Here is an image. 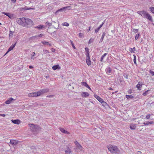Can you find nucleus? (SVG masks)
<instances>
[{
    "instance_id": "29",
    "label": "nucleus",
    "mask_w": 154,
    "mask_h": 154,
    "mask_svg": "<svg viewBox=\"0 0 154 154\" xmlns=\"http://www.w3.org/2000/svg\"><path fill=\"white\" fill-rule=\"evenodd\" d=\"M105 36V33L103 32V35L102 36V37H101V38L100 39V42H102V41L103 40V38Z\"/></svg>"
},
{
    "instance_id": "31",
    "label": "nucleus",
    "mask_w": 154,
    "mask_h": 154,
    "mask_svg": "<svg viewBox=\"0 0 154 154\" xmlns=\"http://www.w3.org/2000/svg\"><path fill=\"white\" fill-rule=\"evenodd\" d=\"M133 56H134V60H133L134 62V64L135 65H137V63H136V55L134 54V55H133Z\"/></svg>"
},
{
    "instance_id": "47",
    "label": "nucleus",
    "mask_w": 154,
    "mask_h": 154,
    "mask_svg": "<svg viewBox=\"0 0 154 154\" xmlns=\"http://www.w3.org/2000/svg\"><path fill=\"white\" fill-rule=\"evenodd\" d=\"M51 51L52 52H54L55 51V49L53 48H52L51 49Z\"/></svg>"
},
{
    "instance_id": "13",
    "label": "nucleus",
    "mask_w": 154,
    "mask_h": 154,
    "mask_svg": "<svg viewBox=\"0 0 154 154\" xmlns=\"http://www.w3.org/2000/svg\"><path fill=\"white\" fill-rule=\"evenodd\" d=\"M18 143V141L14 140H11L10 141V143L12 144L16 145Z\"/></svg>"
},
{
    "instance_id": "6",
    "label": "nucleus",
    "mask_w": 154,
    "mask_h": 154,
    "mask_svg": "<svg viewBox=\"0 0 154 154\" xmlns=\"http://www.w3.org/2000/svg\"><path fill=\"white\" fill-rule=\"evenodd\" d=\"M40 96V94L39 92L37 91L35 92L30 93L28 94L29 97H37Z\"/></svg>"
},
{
    "instance_id": "60",
    "label": "nucleus",
    "mask_w": 154,
    "mask_h": 154,
    "mask_svg": "<svg viewBox=\"0 0 154 154\" xmlns=\"http://www.w3.org/2000/svg\"><path fill=\"white\" fill-rule=\"evenodd\" d=\"M117 92V91H116V92H113L112 93L113 94H114V93H116V92Z\"/></svg>"
},
{
    "instance_id": "32",
    "label": "nucleus",
    "mask_w": 154,
    "mask_h": 154,
    "mask_svg": "<svg viewBox=\"0 0 154 154\" xmlns=\"http://www.w3.org/2000/svg\"><path fill=\"white\" fill-rule=\"evenodd\" d=\"M129 51L131 52H134L135 51V47H134L133 48H130Z\"/></svg>"
},
{
    "instance_id": "30",
    "label": "nucleus",
    "mask_w": 154,
    "mask_h": 154,
    "mask_svg": "<svg viewBox=\"0 0 154 154\" xmlns=\"http://www.w3.org/2000/svg\"><path fill=\"white\" fill-rule=\"evenodd\" d=\"M140 36V33L136 34L135 36V40H136L137 39H138Z\"/></svg>"
},
{
    "instance_id": "16",
    "label": "nucleus",
    "mask_w": 154,
    "mask_h": 154,
    "mask_svg": "<svg viewBox=\"0 0 154 154\" xmlns=\"http://www.w3.org/2000/svg\"><path fill=\"white\" fill-rule=\"evenodd\" d=\"M81 84L82 86L86 87L91 90V88L86 82H82Z\"/></svg>"
},
{
    "instance_id": "17",
    "label": "nucleus",
    "mask_w": 154,
    "mask_h": 154,
    "mask_svg": "<svg viewBox=\"0 0 154 154\" xmlns=\"http://www.w3.org/2000/svg\"><path fill=\"white\" fill-rule=\"evenodd\" d=\"M15 44L14 45H12L8 49V51H7V52H6V54H7L10 51H11V50H12L13 48H14L15 47Z\"/></svg>"
},
{
    "instance_id": "2",
    "label": "nucleus",
    "mask_w": 154,
    "mask_h": 154,
    "mask_svg": "<svg viewBox=\"0 0 154 154\" xmlns=\"http://www.w3.org/2000/svg\"><path fill=\"white\" fill-rule=\"evenodd\" d=\"M137 13L141 15L143 17L148 19L151 21H152V17L150 14L144 10L139 11Z\"/></svg>"
},
{
    "instance_id": "61",
    "label": "nucleus",
    "mask_w": 154,
    "mask_h": 154,
    "mask_svg": "<svg viewBox=\"0 0 154 154\" xmlns=\"http://www.w3.org/2000/svg\"><path fill=\"white\" fill-rule=\"evenodd\" d=\"M51 96H52V95H51H51H50V96H47V97H51Z\"/></svg>"
},
{
    "instance_id": "9",
    "label": "nucleus",
    "mask_w": 154,
    "mask_h": 154,
    "mask_svg": "<svg viewBox=\"0 0 154 154\" xmlns=\"http://www.w3.org/2000/svg\"><path fill=\"white\" fill-rule=\"evenodd\" d=\"M66 8H68V9L69 10H71V8L70 6H67V7H63V8H62L60 9H58V10H57V11H56V12H57L59 11H62L63 10H64L65 9H66Z\"/></svg>"
},
{
    "instance_id": "50",
    "label": "nucleus",
    "mask_w": 154,
    "mask_h": 154,
    "mask_svg": "<svg viewBox=\"0 0 154 154\" xmlns=\"http://www.w3.org/2000/svg\"><path fill=\"white\" fill-rule=\"evenodd\" d=\"M11 1L14 3L16 2V0H11Z\"/></svg>"
},
{
    "instance_id": "22",
    "label": "nucleus",
    "mask_w": 154,
    "mask_h": 154,
    "mask_svg": "<svg viewBox=\"0 0 154 154\" xmlns=\"http://www.w3.org/2000/svg\"><path fill=\"white\" fill-rule=\"evenodd\" d=\"M130 128L131 130H134L136 128V125L135 124L131 125L130 126Z\"/></svg>"
},
{
    "instance_id": "45",
    "label": "nucleus",
    "mask_w": 154,
    "mask_h": 154,
    "mask_svg": "<svg viewBox=\"0 0 154 154\" xmlns=\"http://www.w3.org/2000/svg\"><path fill=\"white\" fill-rule=\"evenodd\" d=\"M43 36V35L42 34H40L38 35H36L35 36H34V37H42Z\"/></svg>"
},
{
    "instance_id": "46",
    "label": "nucleus",
    "mask_w": 154,
    "mask_h": 154,
    "mask_svg": "<svg viewBox=\"0 0 154 154\" xmlns=\"http://www.w3.org/2000/svg\"><path fill=\"white\" fill-rule=\"evenodd\" d=\"M13 34V32L10 31L9 36H10L11 35L12 36Z\"/></svg>"
},
{
    "instance_id": "48",
    "label": "nucleus",
    "mask_w": 154,
    "mask_h": 154,
    "mask_svg": "<svg viewBox=\"0 0 154 154\" xmlns=\"http://www.w3.org/2000/svg\"><path fill=\"white\" fill-rule=\"evenodd\" d=\"M44 51L45 53H49L48 51L47 50H44Z\"/></svg>"
},
{
    "instance_id": "34",
    "label": "nucleus",
    "mask_w": 154,
    "mask_h": 154,
    "mask_svg": "<svg viewBox=\"0 0 154 154\" xmlns=\"http://www.w3.org/2000/svg\"><path fill=\"white\" fill-rule=\"evenodd\" d=\"M107 54V53H105L103 54V55L101 57L100 61H103V58Z\"/></svg>"
},
{
    "instance_id": "39",
    "label": "nucleus",
    "mask_w": 154,
    "mask_h": 154,
    "mask_svg": "<svg viewBox=\"0 0 154 154\" xmlns=\"http://www.w3.org/2000/svg\"><path fill=\"white\" fill-rule=\"evenodd\" d=\"M149 73L150 74L154 76V72L152 70H150L149 71Z\"/></svg>"
},
{
    "instance_id": "57",
    "label": "nucleus",
    "mask_w": 154,
    "mask_h": 154,
    "mask_svg": "<svg viewBox=\"0 0 154 154\" xmlns=\"http://www.w3.org/2000/svg\"><path fill=\"white\" fill-rule=\"evenodd\" d=\"M109 90H112V89L111 88H109Z\"/></svg>"
},
{
    "instance_id": "20",
    "label": "nucleus",
    "mask_w": 154,
    "mask_h": 154,
    "mask_svg": "<svg viewBox=\"0 0 154 154\" xmlns=\"http://www.w3.org/2000/svg\"><path fill=\"white\" fill-rule=\"evenodd\" d=\"M86 56H89V49L88 48H85Z\"/></svg>"
},
{
    "instance_id": "38",
    "label": "nucleus",
    "mask_w": 154,
    "mask_h": 154,
    "mask_svg": "<svg viewBox=\"0 0 154 154\" xmlns=\"http://www.w3.org/2000/svg\"><path fill=\"white\" fill-rule=\"evenodd\" d=\"M133 32H134L135 33H136L138 31V29H134L133 30V31H132Z\"/></svg>"
},
{
    "instance_id": "51",
    "label": "nucleus",
    "mask_w": 154,
    "mask_h": 154,
    "mask_svg": "<svg viewBox=\"0 0 154 154\" xmlns=\"http://www.w3.org/2000/svg\"><path fill=\"white\" fill-rule=\"evenodd\" d=\"M29 69H32L33 68V67L32 66H29Z\"/></svg>"
},
{
    "instance_id": "36",
    "label": "nucleus",
    "mask_w": 154,
    "mask_h": 154,
    "mask_svg": "<svg viewBox=\"0 0 154 154\" xmlns=\"http://www.w3.org/2000/svg\"><path fill=\"white\" fill-rule=\"evenodd\" d=\"M149 91V90H148L147 91H146L145 92H143V96H146L148 94V92Z\"/></svg>"
},
{
    "instance_id": "24",
    "label": "nucleus",
    "mask_w": 154,
    "mask_h": 154,
    "mask_svg": "<svg viewBox=\"0 0 154 154\" xmlns=\"http://www.w3.org/2000/svg\"><path fill=\"white\" fill-rule=\"evenodd\" d=\"M42 43L44 45H49L50 46H51V45L48 42L46 41H42Z\"/></svg>"
},
{
    "instance_id": "19",
    "label": "nucleus",
    "mask_w": 154,
    "mask_h": 154,
    "mask_svg": "<svg viewBox=\"0 0 154 154\" xmlns=\"http://www.w3.org/2000/svg\"><path fill=\"white\" fill-rule=\"evenodd\" d=\"M112 69L109 67H107L105 69V71L107 74H109L111 72Z\"/></svg>"
},
{
    "instance_id": "27",
    "label": "nucleus",
    "mask_w": 154,
    "mask_h": 154,
    "mask_svg": "<svg viewBox=\"0 0 154 154\" xmlns=\"http://www.w3.org/2000/svg\"><path fill=\"white\" fill-rule=\"evenodd\" d=\"M44 26L43 25H39L38 26H36L35 27V28H37L38 29H42L43 28H44Z\"/></svg>"
},
{
    "instance_id": "64",
    "label": "nucleus",
    "mask_w": 154,
    "mask_h": 154,
    "mask_svg": "<svg viewBox=\"0 0 154 154\" xmlns=\"http://www.w3.org/2000/svg\"><path fill=\"white\" fill-rule=\"evenodd\" d=\"M0 24H1V23H0Z\"/></svg>"
},
{
    "instance_id": "54",
    "label": "nucleus",
    "mask_w": 154,
    "mask_h": 154,
    "mask_svg": "<svg viewBox=\"0 0 154 154\" xmlns=\"http://www.w3.org/2000/svg\"><path fill=\"white\" fill-rule=\"evenodd\" d=\"M34 56H33V55H32V56L31 57V58L32 59H34Z\"/></svg>"
},
{
    "instance_id": "15",
    "label": "nucleus",
    "mask_w": 154,
    "mask_h": 154,
    "mask_svg": "<svg viewBox=\"0 0 154 154\" xmlns=\"http://www.w3.org/2000/svg\"><path fill=\"white\" fill-rule=\"evenodd\" d=\"M60 131L63 133L66 134H69V132L67 131H66L65 129L63 128H60Z\"/></svg>"
},
{
    "instance_id": "21",
    "label": "nucleus",
    "mask_w": 154,
    "mask_h": 154,
    "mask_svg": "<svg viewBox=\"0 0 154 154\" xmlns=\"http://www.w3.org/2000/svg\"><path fill=\"white\" fill-rule=\"evenodd\" d=\"M14 99L12 98H10L9 100H6L5 101V103L7 104H9L11 103V101L13 100Z\"/></svg>"
},
{
    "instance_id": "28",
    "label": "nucleus",
    "mask_w": 154,
    "mask_h": 154,
    "mask_svg": "<svg viewBox=\"0 0 154 154\" xmlns=\"http://www.w3.org/2000/svg\"><path fill=\"white\" fill-rule=\"evenodd\" d=\"M153 123V121H151L150 122H147L146 123H145L144 122L143 123V124H144L145 125H147L149 124H151Z\"/></svg>"
},
{
    "instance_id": "1",
    "label": "nucleus",
    "mask_w": 154,
    "mask_h": 154,
    "mask_svg": "<svg viewBox=\"0 0 154 154\" xmlns=\"http://www.w3.org/2000/svg\"><path fill=\"white\" fill-rule=\"evenodd\" d=\"M18 23L23 26L27 27L32 26L33 24V21L31 19L25 17L20 19L18 21Z\"/></svg>"
},
{
    "instance_id": "49",
    "label": "nucleus",
    "mask_w": 154,
    "mask_h": 154,
    "mask_svg": "<svg viewBox=\"0 0 154 154\" xmlns=\"http://www.w3.org/2000/svg\"><path fill=\"white\" fill-rule=\"evenodd\" d=\"M0 116H2L4 117L5 116V114H0Z\"/></svg>"
},
{
    "instance_id": "37",
    "label": "nucleus",
    "mask_w": 154,
    "mask_h": 154,
    "mask_svg": "<svg viewBox=\"0 0 154 154\" xmlns=\"http://www.w3.org/2000/svg\"><path fill=\"white\" fill-rule=\"evenodd\" d=\"M63 26H69V24L66 22H64L62 23Z\"/></svg>"
},
{
    "instance_id": "43",
    "label": "nucleus",
    "mask_w": 154,
    "mask_h": 154,
    "mask_svg": "<svg viewBox=\"0 0 154 154\" xmlns=\"http://www.w3.org/2000/svg\"><path fill=\"white\" fill-rule=\"evenodd\" d=\"M150 114L147 115L146 116V118L147 119H149L150 118Z\"/></svg>"
},
{
    "instance_id": "62",
    "label": "nucleus",
    "mask_w": 154,
    "mask_h": 154,
    "mask_svg": "<svg viewBox=\"0 0 154 154\" xmlns=\"http://www.w3.org/2000/svg\"><path fill=\"white\" fill-rule=\"evenodd\" d=\"M126 79L128 78V76H127V75H126Z\"/></svg>"
},
{
    "instance_id": "8",
    "label": "nucleus",
    "mask_w": 154,
    "mask_h": 154,
    "mask_svg": "<svg viewBox=\"0 0 154 154\" xmlns=\"http://www.w3.org/2000/svg\"><path fill=\"white\" fill-rule=\"evenodd\" d=\"M49 91V89H44L39 91V92L40 96L41 94H43L44 93L48 92Z\"/></svg>"
},
{
    "instance_id": "10",
    "label": "nucleus",
    "mask_w": 154,
    "mask_h": 154,
    "mask_svg": "<svg viewBox=\"0 0 154 154\" xmlns=\"http://www.w3.org/2000/svg\"><path fill=\"white\" fill-rule=\"evenodd\" d=\"M86 62L87 64L88 65H90L91 64V62L90 60V57L86 56Z\"/></svg>"
},
{
    "instance_id": "11",
    "label": "nucleus",
    "mask_w": 154,
    "mask_h": 154,
    "mask_svg": "<svg viewBox=\"0 0 154 154\" xmlns=\"http://www.w3.org/2000/svg\"><path fill=\"white\" fill-rule=\"evenodd\" d=\"M12 122L15 124L19 125L20 123V121L19 120L16 119V120H11Z\"/></svg>"
},
{
    "instance_id": "14",
    "label": "nucleus",
    "mask_w": 154,
    "mask_h": 154,
    "mask_svg": "<svg viewBox=\"0 0 154 154\" xmlns=\"http://www.w3.org/2000/svg\"><path fill=\"white\" fill-rule=\"evenodd\" d=\"M89 94L88 93L86 92H84L82 94V96L83 97H85L88 96Z\"/></svg>"
},
{
    "instance_id": "3",
    "label": "nucleus",
    "mask_w": 154,
    "mask_h": 154,
    "mask_svg": "<svg viewBox=\"0 0 154 154\" xmlns=\"http://www.w3.org/2000/svg\"><path fill=\"white\" fill-rule=\"evenodd\" d=\"M107 148L111 153H119L120 152L119 150L116 146L109 145L107 146Z\"/></svg>"
},
{
    "instance_id": "26",
    "label": "nucleus",
    "mask_w": 154,
    "mask_h": 154,
    "mask_svg": "<svg viewBox=\"0 0 154 154\" xmlns=\"http://www.w3.org/2000/svg\"><path fill=\"white\" fill-rule=\"evenodd\" d=\"M125 97L127 99H129V98L132 99L134 98V97L132 95H126L125 96Z\"/></svg>"
},
{
    "instance_id": "59",
    "label": "nucleus",
    "mask_w": 154,
    "mask_h": 154,
    "mask_svg": "<svg viewBox=\"0 0 154 154\" xmlns=\"http://www.w3.org/2000/svg\"><path fill=\"white\" fill-rule=\"evenodd\" d=\"M138 152H139V153H141V152H140V151H139Z\"/></svg>"
},
{
    "instance_id": "56",
    "label": "nucleus",
    "mask_w": 154,
    "mask_h": 154,
    "mask_svg": "<svg viewBox=\"0 0 154 154\" xmlns=\"http://www.w3.org/2000/svg\"><path fill=\"white\" fill-rule=\"evenodd\" d=\"M90 27L88 29H87V31L88 32L90 30Z\"/></svg>"
},
{
    "instance_id": "35",
    "label": "nucleus",
    "mask_w": 154,
    "mask_h": 154,
    "mask_svg": "<svg viewBox=\"0 0 154 154\" xmlns=\"http://www.w3.org/2000/svg\"><path fill=\"white\" fill-rule=\"evenodd\" d=\"M151 12L154 14V7H151L149 8Z\"/></svg>"
},
{
    "instance_id": "40",
    "label": "nucleus",
    "mask_w": 154,
    "mask_h": 154,
    "mask_svg": "<svg viewBox=\"0 0 154 154\" xmlns=\"http://www.w3.org/2000/svg\"><path fill=\"white\" fill-rule=\"evenodd\" d=\"M70 42H71V44H72V47L74 49H75V46L74 45V44L72 42V41L70 40Z\"/></svg>"
},
{
    "instance_id": "18",
    "label": "nucleus",
    "mask_w": 154,
    "mask_h": 154,
    "mask_svg": "<svg viewBox=\"0 0 154 154\" xmlns=\"http://www.w3.org/2000/svg\"><path fill=\"white\" fill-rule=\"evenodd\" d=\"M52 69L54 70H55L57 69H60V67L59 65L57 64L53 66L52 67Z\"/></svg>"
},
{
    "instance_id": "63",
    "label": "nucleus",
    "mask_w": 154,
    "mask_h": 154,
    "mask_svg": "<svg viewBox=\"0 0 154 154\" xmlns=\"http://www.w3.org/2000/svg\"><path fill=\"white\" fill-rule=\"evenodd\" d=\"M95 31L96 32V29L95 30Z\"/></svg>"
},
{
    "instance_id": "7",
    "label": "nucleus",
    "mask_w": 154,
    "mask_h": 154,
    "mask_svg": "<svg viewBox=\"0 0 154 154\" xmlns=\"http://www.w3.org/2000/svg\"><path fill=\"white\" fill-rule=\"evenodd\" d=\"M74 143L76 145L77 149H79L80 151H82L83 150V147L77 141H75L74 142Z\"/></svg>"
},
{
    "instance_id": "58",
    "label": "nucleus",
    "mask_w": 154,
    "mask_h": 154,
    "mask_svg": "<svg viewBox=\"0 0 154 154\" xmlns=\"http://www.w3.org/2000/svg\"><path fill=\"white\" fill-rule=\"evenodd\" d=\"M94 97L95 98H96V95L94 94Z\"/></svg>"
},
{
    "instance_id": "55",
    "label": "nucleus",
    "mask_w": 154,
    "mask_h": 154,
    "mask_svg": "<svg viewBox=\"0 0 154 154\" xmlns=\"http://www.w3.org/2000/svg\"><path fill=\"white\" fill-rule=\"evenodd\" d=\"M24 8L26 10H29V9H28L29 8H28L25 7Z\"/></svg>"
},
{
    "instance_id": "12",
    "label": "nucleus",
    "mask_w": 154,
    "mask_h": 154,
    "mask_svg": "<svg viewBox=\"0 0 154 154\" xmlns=\"http://www.w3.org/2000/svg\"><path fill=\"white\" fill-rule=\"evenodd\" d=\"M65 153L66 154H70L72 153L71 149L69 147H68L65 151Z\"/></svg>"
},
{
    "instance_id": "42",
    "label": "nucleus",
    "mask_w": 154,
    "mask_h": 154,
    "mask_svg": "<svg viewBox=\"0 0 154 154\" xmlns=\"http://www.w3.org/2000/svg\"><path fill=\"white\" fill-rule=\"evenodd\" d=\"M46 24L48 26H50L51 25V23L47 21L46 22Z\"/></svg>"
},
{
    "instance_id": "33",
    "label": "nucleus",
    "mask_w": 154,
    "mask_h": 154,
    "mask_svg": "<svg viewBox=\"0 0 154 154\" xmlns=\"http://www.w3.org/2000/svg\"><path fill=\"white\" fill-rule=\"evenodd\" d=\"M104 23L103 22L100 25V26L98 28H97V32L102 27V26L104 24Z\"/></svg>"
},
{
    "instance_id": "4",
    "label": "nucleus",
    "mask_w": 154,
    "mask_h": 154,
    "mask_svg": "<svg viewBox=\"0 0 154 154\" xmlns=\"http://www.w3.org/2000/svg\"><path fill=\"white\" fill-rule=\"evenodd\" d=\"M29 125L31 127V129L32 131H37L41 129L37 125H35L32 124H30Z\"/></svg>"
},
{
    "instance_id": "53",
    "label": "nucleus",
    "mask_w": 154,
    "mask_h": 154,
    "mask_svg": "<svg viewBox=\"0 0 154 154\" xmlns=\"http://www.w3.org/2000/svg\"><path fill=\"white\" fill-rule=\"evenodd\" d=\"M29 10H30V9H34V8H28Z\"/></svg>"
},
{
    "instance_id": "5",
    "label": "nucleus",
    "mask_w": 154,
    "mask_h": 154,
    "mask_svg": "<svg viewBox=\"0 0 154 154\" xmlns=\"http://www.w3.org/2000/svg\"><path fill=\"white\" fill-rule=\"evenodd\" d=\"M97 100L101 103L102 105L105 107H107L108 105V104L105 102H104L103 100L99 96H97Z\"/></svg>"
},
{
    "instance_id": "44",
    "label": "nucleus",
    "mask_w": 154,
    "mask_h": 154,
    "mask_svg": "<svg viewBox=\"0 0 154 154\" xmlns=\"http://www.w3.org/2000/svg\"><path fill=\"white\" fill-rule=\"evenodd\" d=\"M79 36L80 38H81L83 36V34L82 33H80L79 34Z\"/></svg>"
},
{
    "instance_id": "23",
    "label": "nucleus",
    "mask_w": 154,
    "mask_h": 154,
    "mask_svg": "<svg viewBox=\"0 0 154 154\" xmlns=\"http://www.w3.org/2000/svg\"><path fill=\"white\" fill-rule=\"evenodd\" d=\"M142 85L140 84V82H139L138 83L136 86V87L139 90H140V88L141 87Z\"/></svg>"
},
{
    "instance_id": "41",
    "label": "nucleus",
    "mask_w": 154,
    "mask_h": 154,
    "mask_svg": "<svg viewBox=\"0 0 154 154\" xmlns=\"http://www.w3.org/2000/svg\"><path fill=\"white\" fill-rule=\"evenodd\" d=\"M93 41V39L92 38H91L90 39L89 42L88 44H90Z\"/></svg>"
},
{
    "instance_id": "25",
    "label": "nucleus",
    "mask_w": 154,
    "mask_h": 154,
    "mask_svg": "<svg viewBox=\"0 0 154 154\" xmlns=\"http://www.w3.org/2000/svg\"><path fill=\"white\" fill-rule=\"evenodd\" d=\"M2 13L3 14H4L6 15V16H8L10 18H11V16L10 14L9 13H5V12H2Z\"/></svg>"
},
{
    "instance_id": "52",
    "label": "nucleus",
    "mask_w": 154,
    "mask_h": 154,
    "mask_svg": "<svg viewBox=\"0 0 154 154\" xmlns=\"http://www.w3.org/2000/svg\"><path fill=\"white\" fill-rule=\"evenodd\" d=\"M35 52H33L32 53V55H33V56H34L35 55Z\"/></svg>"
}]
</instances>
